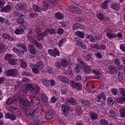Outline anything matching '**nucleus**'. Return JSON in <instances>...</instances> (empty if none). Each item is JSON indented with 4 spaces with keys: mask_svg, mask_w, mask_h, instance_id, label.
<instances>
[{
    "mask_svg": "<svg viewBox=\"0 0 125 125\" xmlns=\"http://www.w3.org/2000/svg\"><path fill=\"white\" fill-rule=\"evenodd\" d=\"M21 110L26 116H30V117H35L36 111L33 108H27L25 106L21 107Z\"/></svg>",
    "mask_w": 125,
    "mask_h": 125,
    "instance_id": "1",
    "label": "nucleus"
},
{
    "mask_svg": "<svg viewBox=\"0 0 125 125\" xmlns=\"http://www.w3.org/2000/svg\"><path fill=\"white\" fill-rule=\"evenodd\" d=\"M20 103L21 104L20 105V108L22 110L21 108L23 107H30L31 106V102L26 99H21L20 100Z\"/></svg>",
    "mask_w": 125,
    "mask_h": 125,
    "instance_id": "2",
    "label": "nucleus"
},
{
    "mask_svg": "<svg viewBox=\"0 0 125 125\" xmlns=\"http://www.w3.org/2000/svg\"><path fill=\"white\" fill-rule=\"evenodd\" d=\"M48 53L49 55L53 56L54 57L60 56V52H59V50H58L57 48H54V50L49 49L48 50Z\"/></svg>",
    "mask_w": 125,
    "mask_h": 125,
    "instance_id": "3",
    "label": "nucleus"
},
{
    "mask_svg": "<svg viewBox=\"0 0 125 125\" xmlns=\"http://www.w3.org/2000/svg\"><path fill=\"white\" fill-rule=\"evenodd\" d=\"M70 84L72 87H74V88H76L77 90H82V83H76L74 81H71L70 82Z\"/></svg>",
    "mask_w": 125,
    "mask_h": 125,
    "instance_id": "4",
    "label": "nucleus"
},
{
    "mask_svg": "<svg viewBox=\"0 0 125 125\" xmlns=\"http://www.w3.org/2000/svg\"><path fill=\"white\" fill-rule=\"evenodd\" d=\"M18 73V71L16 69H12L8 70L6 71L7 76H10L11 77H16L17 76Z\"/></svg>",
    "mask_w": 125,
    "mask_h": 125,
    "instance_id": "5",
    "label": "nucleus"
},
{
    "mask_svg": "<svg viewBox=\"0 0 125 125\" xmlns=\"http://www.w3.org/2000/svg\"><path fill=\"white\" fill-rule=\"evenodd\" d=\"M16 8L17 10H26L27 5L24 3H18L16 5Z\"/></svg>",
    "mask_w": 125,
    "mask_h": 125,
    "instance_id": "6",
    "label": "nucleus"
},
{
    "mask_svg": "<svg viewBox=\"0 0 125 125\" xmlns=\"http://www.w3.org/2000/svg\"><path fill=\"white\" fill-rule=\"evenodd\" d=\"M31 102L32 104H33L34 106H37V105H39L40 103H41V101H40V98L37 96L33 97L31 99Z\"/></svg>",
    "mask_w": 125,
    "mask_h": 125,
    "instance_id": "7",
    "label": "nucleus"
},
{
    "mask_svg": "<svg viewBox=\"0 0 125 125\" xmlns=\"http://www.w3.org/2000/svg\"><path fill=\"white\" fill-rule=\"evenodd\" d=\"M54 116V114L52 112V111L50 110H47L45 114V119L46 120H50L52 119Z\"/></svg>",
    "mask_w": 125,
    "mask_h": 125,
    "instance_id": "8",
    "label": "nucleus"
},
{
    "mask_svg": "<svg viewBox=\"0 0 125 125\" xmlns=\"http://www.w3.org/2000/svg\"><path fill=\"white\" fill-rule=\"evenodd\" d=\"M117 68L116 66H114V65H110L108 67L107 72L109 74H113L117 72Z\"/></svg>",
    "mask_w": 125,
    "mask_h": 125,
    "instance_id": "9",
    "label": "nucleus"
},
{
    "mask_svg": "<svg viewBox=\"0 0 125 125\" xmlns=\"http://www.w3.org/2000/svg\"><path fill=\"white\" fill-rule=\"evenodd\" d=\"M28 51H29L31 54H36L37 53V49L34 45H28Z\"/></svg>",
    "mask_w": 125,
    "mask_h": 125,
    "instance_id": "10",
    "label": "nucleus"
},
{
    "mask_svg": "<svg viewBox=\"0 0 125 125\" xmlns=\"http://www.w3.org/2000/svg\"><path fill=\"white\" fill-rule=\"evenodd\" d=\"M58 79L59 81L62 82L64 83H69L70 82L69 80H68V78L64 76L59 75L58 77Z\"/></svg>",
    "mask_w": 125,
    "mask_h": 125,
    "instance_id": "11",
    "label": "nucleus"
},
{
    "mask_svg": "<svg viewBox=\"0 0 125 125\" xmlns=\"http://www.w3.org/2000/svg\"><path fill=\"white\" fill-rule=\"evenodd\" d=\"M46 36H47V31H46V30L43 33L41 32L37 36L38 41L41 42V41H42L44 37H46Z\"/></svg>",
    "mask_w": 125,
    "mask_h": 125,
    "instance_id": "12",
    "label": "nucleus"
},
{
    "mask_svg": "<svg viewBox=\"0 0 125 125\" xmlns=\"http://www.w3.org/2000/svg\"><path fill=\"white\" fill-rule=\"evenodd\" d=\"M82 69L84 72L86 74H89L90 71H92V70H91L90 66L86 65V63L83 66Z\"/></svg>",
    "mask_w": 125,
    "mask_h": 125,
    "instance_id": "13",
    "label": "nucleus"
},
{
    "mask_svg": "<svg viewBox=\"0 0 125 125\" xmlns=\"http://www.w3.org/2000/svg\"><path fill=\"white\" fill-rule=\"evenodd\" d=\"M62 109L63 115H66L67 114V112L70 111V107L66 104H62Z\"/></svg>",
    "mask_w": 125,
    "mask_h": 125,
    "instance_id": "14",
    "label": "nucleus"
},
{
    "mask_svg": "<svg viewBox=\"0 0 125 125\" xmlns=\"http://www.w3.org/2000/svg\"><path fill=\"white\" fill-rule=\"evenodd\" d=\"M103 99L104 101L106 100V95H105V93H101L97 96V101L98 102H101V100Z\"/></svg>",
    "mask_w": 125,
    "mask_h": 125,
    "instance_id": "15",
    "label": "nucleus"
},
{
    "mask_svg": "<svg viewBox=\"0 0 125 125\" xmlns=\"http://www.w3.org/2000/svg\"><path fill=\"white\" fill-rule=\"evenodd\" d=\"M92 73L95 74L94 78L95 79H99L100 76H101V72L98 69H93L92 70Z\"/></svg>",
    "mask_w": 125,
    "mask_h": 125,
    "instance_id": "16",
    "label": "nucleus"
},
{
    "mask_svg": "<svg viewBox=\"0 0 125 125\" xmlns=\"http://www.w3.org/2000/svg\"><path fill=\"white\" fill-rule=\"evenodd\" d=\"M39 91L40 88H39V87H35L34 88L33 87L30 91V93L31 94V95H36V94H37Z\"/></svg>",
    "mask_w": 125,
    "mask_h": 125,
    "instance_id": "17",
    "label": "nucleus"
},
{
    "mask_svg": "<svg viewBox=\"0 0 125 125\" xmlns=\"http://www.w3.org/2000/svg\"><path fill=\"white\" fill-rule=\"evenodd\" d=\"M2 37L4 39L6 40H8L10 42H13L14 41V38L10 36V35L7 34V33H3Z\"/></svg>",
    "mask_w": 125,
    "mask_h": 125,
    "instance_id": "18",
    "label": "nucleus"
},
{
    "mask_svg": "<svg viewBox=\"0 0 125 125\" xmlns=\"http://www.w3.org/2000/svg\"><path fill=\"white\" fill-rule=\"evenodd\" d=\"M66 102L71 104V105H77V101L74 98H70L69 99L66 100Z\"/></svg>",
    "mask_w": 125,
    "mask_h": 125,
    "instance_id": "19",
    "label": "nucleus"
},
{
    "mask_svg": "<svg viewBox=\"0 0 125 125\" xmlns=\"http://www.w3.org/2000/svg\"><path fill=\"white\" fill-rule=\"evenodd\" d=\"M5 118L6 119H10L12 121H14L15 120H16V116L13 114H11L10 113H7L6 114Z\"/></svg>",
    "mask_w": 125,
    "mask_h": 125,
    "instance_id": "20",
    "label": "nucleus"
},
{
    "mask_svg": "<svg viewBox=\"0 0 125 125\" xmlns=\"http://www.w3.org/2000/svg\"><path fill=\"white\" fill-rule=\"evenodd\" d=\"M98 18H99L100 20H102L103 21H107V20H109L108 18H105L104 17V15H103L102 13H99L97 15Z\"/></svg>",
    "mask_w": 125,
    "mask_h": 125,
    "instance_id": "21",
    "label": "nucleus"
},
{
    "mask_svg": "<svg viewBox=\"0 0 125 125\" xmlns=\"http://www.w3.org/2000/svg\"><path fill=\"white\" fill-rule=\"evenodd\" d=\"M6 103H7V105L15 104V103H16V101H15V99L13 98H9L7 100Z\"/></svg>",
    "mask_w": 125,
    "mask_h": 125,
    "instance_id": "22",
    "label": "nucleus"
},
{
    "mask_svg": "<svg viewBox=\"0 0 125 125\" xmlns=\"http://www.w3.org/2000/svg\"><path fill=\"white\" fill-rule=\"evenodd\" d=\"M33 8L35 12H41V11H42V9L37 5H33Z\"/></svg>",
    "mask_w": 125,
    "mask_h": 125,
    "instance_id": "23",
    "label": "nucleus"
},
{
    "mask_svg": "<svg viewBox=\"0 0 125 125\" xmlns=\"http://www.w3.org/2000/svg\"><path fill=\"white\" fill-rule=\"evenodd\" d=\"M47 33H49L50 35H53L54 34H57V29L55 28H50L46 29Z\"/></svg>",
    "mask_w": 125,
    "mask_h": 125,
    "instance_id": "24",
    "label": "nucleus"
},
{
    "mask_svg": "<svg viewBox=\"0 0 125 125\" xmlns=\"http://www.w3.org/2000/svg\"><path fill=\"white\" fill-rule=\"evenodd\" d=\"M17 46H19V47H21L24 52H27V51H28V48H27V46L23 43H21L17 44Z\"/></svg>",
    "mask_w": 125,
    "mask_h": 125,
    "instance_id": "25",
    "label": "nucleus"
},
{
    "mask_svg": "<svg viewBox=\"0 0 125 125\" xmlns=\"http://www.w3.org/2000/svg\"><path fill=\"white\" fill-rule=\"evenodd\" d=\"M21 67L23 69H25L26 67H27V62L24 60V59H21L20 60Z\"/></svg>",
    "mask_w": 125,
    "mask_h": 125,
    "instance_id": "26",
    "label": "nucleus"
},
{
    "mask_svg": "<svg viewBox=\"0 0 125 125\" xmlns=\"http://www.w3.org/2000/svg\"><path fill=\"white\" fill-rule=\"evenodd\" d=\"M111 8L114 10H119L120 5L115 3H112L111 5Z\"/></svg>",
    "mask_w": 125,
    "mask_h": 125,
    "instance_id": "27",
    "label": "nucleus"
},
{
    "mask_svg": "<svg viewBox=\"0 0 125 125\" xmlns=\"http://www.w3.org/2000/svg\"><path fill=\"white\" fill-rule=\"evenodd\" d=\"M2 11L4 12H7V11H9L11 9V5L8 4L5 6H3L2 8H1Z\"/></svg>",
    "mask_w": 125,
    "mask_h": 125,
    "instance_id": "28",
    "label": "nucleus"
},
{
    "mask_svg": "<svg viewBox=\"0 0 125 125\" xmlns=\"http://www.w3.org/2000/svg\"><path fill=\"white\" fill-rule=\"evenodd\" d=\"M5 51V45L3 42H0V53H3Z\"/></svg>",
    "mask_w": 125,
    "mask_h": 125,
    "instance_id": "29",
    "label": "nucleus"
},
{
    "mask_svg": "<svg viewBox=\"0 0 125 125\" xmlns=\"http://www.w3.org/2000/svg\"><path fill=\"white\" fill-rule=\"evenodd\" d=\"M32 42L39 49H42V44L41 43L38 42V41L34 40V41H32Z\"/></svg>",
    "mask_w": 125,
    "mask_h": 125,
    "instance_id": "30",
    "label": "nucleus"
},
{
    "mask_svg": "<svg viewBox=\"0 0 125 125\" xmlns=\"http://www.w3.org/2000/svg\"><path fill=\"white\" fill-rule=\"evenodd\" d=\"M34 66L38 68V69L41 70V69H42V68H43V63L42 62L39 61L36 63V64L34 65Z\"/></svg>",
    "mask_w": 125,
    "mask_h": 125,
    "instance_id": "31",
    "label": "nucleus"
},
{
    "mask_svg": "<svg viewBox=\"0 0 125 125\" xmlns=\"http://www.w3.org/2000/svg\"><path fill=\"white\" fill-rule=\"evenodd\" d=\"M89 117L90 118H91V120L94 121V120H97V118H98V115H97V114H96L95 112H93L90 114Z\"/></svg>",
    "mask_w": 125,
    "mask_h": 125,
    "instance_id": "32",
    "label": "nucleus"
},
{
    "mask_svg": "<svg viewBox=\"0 0 125 125\" xmlns=\"http://www.w3.org/2000/svg\"><path fill=\"white\" fill-rule=\"evenodd\" d=\"M76 34L78 37L81 39H83V38H84V33L82 31H78L76 32Z\"/></svg>",
    "mask_w": 125,
    "mask_h": 125,
    "instance_id": "33",
    "label": "nucleus"
},
{
    "mask_svg": "<svg viewBox=\"0 0 125 125\" xmlns=\"http://www.w3.org/2000/svg\"><path fill=\"white\" fill-rule=\"evenodd\" d=\"M106 35V37L109 38L110 40H112V39H115V38L117 37V35L111 33H107Z\"/></svg>",
    "mask_w": 125,
    "mask_h": 125,
    "instance_id": "34",
    "label": "nucleus"
},
{
    "mask_svg": "<svg viewBox=\"0 0 125 125\" xmlns=\"http://www.w3.org/2000/svg\"><path fill=\"white\" fill-rule=\"evenodd\" d=\"M116 101L118 103H121V104L122 103H124L125 101V97H120L116 99Z\"/></svg>",
    "mask_w": 125,
    "mask_h": 125,
    "instance_id": "35",
    "label": "nucleus"
},
{
    "mask_svg": "<svg viewBox=\"0 0 125 125\" xmlns=\"http://www.w3.org/2000/svg\"><path fill=\"white\" fill-rule=\"evenodd\" d=\"M55 17L57 18V19H60V20H62L64 18V16L61 13L58 12L55 14Z\"/></svg>",
    "mask_w": 125,
    "mask_h": 125,
    "instance_id": "36",
    "label": "nucleus"
},
{
    "mask_svg": "<svg viewBox=\"0 0 125 125\" xmlns=\"http://www.w3.org/2000/svg\"><path fill=\"white\" fill-rule=\"evenodd\" d=\"M66 42H67V39L66 38H62L59 42V46H62V45L64 44Z\"/></svg>",
    "mask_w": 125,
    "mask_h": 125,
    "instance_id": "37",
    "label": "nucleus"
},
{
    "mask_svg": "<svg viewBox=\"0 0 125 125\" xmlns=\"http://www.w3.org/2000/svg\"><path fill=\"white\" fill-rule=\"evenodd\" d=\"M81 102L83 104V105H85L86 106H89L90 105V101L87 100H81Z\"/></svg>",
    "mask_w": 125,
    "mask_h": 125,
    "instance_id": "38",
    "label": "nucleus"
},
{
    "mask_svg": "<svg viewBox=\"0 0 125 125\" xmlns=\"http://www.w3.org/2000/svg\"><path fill=\"white\" fill-rule=\"evenodd\" d=\"M42 10H43V11H45L46 10H47V7H48V4L45 1H43L42 3Z\"/></svg>",
    "mask_w": 125,
    "mask_h": 125,
    "instance_id": "39",
    "label": "nucleus"
},
{
    "mask_svg": "<svg viewBox=\"0 0 125 125\" xmlns=\"http://www.w3.org/2000/svg\"><path fill=\"white\" fill-rule=\"evenodd\" d=\"M40 71H41L40 69H39V68H37L36 67V66L34 65V66L32 68V72L34 74H40Z\"/></svg>",
    "mask_w": 125,
    "mask_h": 125,
    "instance_id": "40",
    "label": "nucleus"
},
{
    "mask_svg": "<svg viewBox=\"0 0 125 125\" xmlns=\"http://www.w3.org/2000/svg\"><path fill=\"white\" fill-rule=\"evenodd\" d=\"M25 88L26 90H31L34 87L33 84H26L25 85Z\"/></svg>",
    "mask_w": 125,
    "mask_h": 125,
    "instance_id": "41",
    "label": "nucleus"
},
{
    "mask_svg": "<svg viewBox=\"0 0 125 125\" xmlns=\"http://www.w3.org/2000/svg\"><path fill=\"white\" fill-rule=\"evenodd\" d=\"M107 104H109L110 106V105H113L114 101L113 100V99L111 97H108L107 100Z\"/></svg>",
    "mask_w": 125,
    "mask_h": 125,
    "instance_id": "42",
    "label": "nucleus"
},
{
    "mask_svg": "<svg viewBox=\"0 0 125 125\" xmlns=\"http://www.w3.org/2000/svg\"><path fill=\"white\" fill-rule=\"evenodd\" d=\"M120 113H121V116L122 117V118H124L125 116V107H122L120 110Z\"/></svg>",
    "mask_w": 125,
    "mask_h": 125,
    "instance_id": "43",
    "label": "nucleus"
},
{
    "mask_svg": "<svg viewBox=\"0 0 125 125\" xmlns=\"http://www.w3.org/2000/svg\"><path fill=\"white\" fill-rule=\"evenodd\" d=\"M73 13H77V14H80L81 13V9L79 7L75 6L73 10Z\"/></svg>",
    "mask_w": 125,
    "mask_h": 125,
    "instance_id": "44",
    "label": "nucleus"
},
{
    "mask_svg": "<svg viewBox=\"0 0 125 125\" xmlns=\"http://www.w3.org/2000/svg\"><path fill=\"white\" fill-rule=\"evenodd\" d=\"M61 65L62 67H66L67 65H68V62L66 60H62Z\"/></svg>",
    "mask_w": 125,
    "mask_h": 125,
    "instance_id": "45",
    "label": "nucleus"
},
{
    "mask_svg": "<svg viewBox=\"0 0 125 125\" xmlns=\"http://www.w3.org/2000/svg\"><path fill=\"white\" fill-rule=\"evenodd\" d=\"M100 123L102 125H108V121L105 119L100 120Z\"/></svg>",
    "mask_w": 125,
    "mask_h": 125,
    "instance_id": "46",
    "label": "nucleus"
},
{
    "mask_svg": "<svg viewBox=\"0 0 125 125\" xmlns=\"http://www.w3.org/2000/svg\"><path fill=\"white\" fill-rule=\"evenodd\" d=\"M118 79L119 81H124L125 80V77H124V75L122 72H119L118 74Z\"/></svg>",
    "mask_w": 125,
    "mask_h": 125,
    "instance_id": "47",
    "label": "nucleus"
},
{
    "mask_svg": "<svg viewBox=\"0 0 125 125\" xmlns=\"http://www.w3.org/2000/svg\"><path fill=\"white\" fill-rule=\"evenodd\" d=\"M76 111L77 115H82V108L80 106H78Z\"/></svg>",
    "mask_w": 125,
    "mask_h": 125,
    "instance_id": "48",
    "label": "nucleus"
},
{
    "mask_svg": "<svg viewBox=\"0 0 125 125\" xmlns=\"http://www.w3.org/2000/svg\"><path fill=\"white\" fill-rule=\"evenodd\" d=\"M8 62L11 65H16V61L14 59L9 60Z\"/></svg>",
    "mask_w": 125,
    "mask_h": 125,
    "instance_id": "49",
    "label": "nucleus"
},
{
    "mask_svg": "<svg viewBox=\"0 0 125 125\" xmlns=\"http://www.w3.org/2000/svg\"><path fill=\"white\" fill-rule=\"evenodd\" d=\"M42 31L40 28H36L35 29V32L36 33V34H37V35H38V36H39V35H40V33H42Z\"/></svg>",
    "mask_w": 125,
    "mask_h": 125,
    "instance_id": "50",
    "label": "nucleus"
},
{
    "mask_svg": "<svg viewBox=\"0 0 125 125\" xmlns=\"http://www.w3.org/2000/svg\"><path fill=\"white\" fill-rule=\"evenodd\" d=\"M75 70L77 73L80 72V71L82 70V66L81 65L77 64L75 67Z\"/></svg>",
    "mask_w": 125,
    "mask_h": 125,
    "instance_id": "51",
    "label": "nucleus"
},
{
    "mask_svg": "<svg viewBox=\"0 0 125 125\" xmlns=\"http://www.w3.org/2000/svg\"><path fill=\"white\" fill-rule=\"evenodd\" d=\"M109 115L110 117H116L117 116V113L115 112L113 110H109Z\"/></svg>",
    "mask_w": 125,
    "mask_h": 125,
    "instance_id": "52",
    "label": "nucleus"
},
{
    "mask_svg": "<svg viewBox=\"0 0 125 125\" xmlns=\"http://www.w3.org/2000/svg\"><path fill=\"white\" fill-rule=\"evenodd\" d=\"M111 92L113 94V95H117L119 91L118 90V89L113 88L111 89Z\"/></svg>",
    "mask_w": 125,
    "mask_h": 125,
    "instance_id": "53",
    "label": "nucleus"
},
{
    "mask_svg": "<svg viewBox=\"0 0 125 125\" xmlns=\"http://www.w3.org/2000/svg\"><path fill=\"white\" fill-rule=\"evenodd\" d=\"M120 91L121 96L124 97H125V89L123 88H121L120 89Z\"/></svg>",
    "mask_w": 125,
    "mask_h": 125,
    "instance_id": "54",
    "label": "nucleus"
},
{
    "mask_svg": "<svg viewBox=\"0 0 125 125\" xmlns=\"http://www.w3.org/2000/svg\"><path fill=\"white\" fill-rule=\"evenodd\" d=\"M57 33L58 35H62L64 33V29L62 28H59L57 30Z\"/></svg>",
    "mask_w": 125,
    "mask_h": 125,
    "instance_id": "55",
    "label": "nucleus"
},
{
    "mask_svg": "<svg viewBox=\"0 0 125 125\" xmlns=\"http://www.w3.org/2000/svg\"><path fill=\"white\" fill-rule=\"evenodd\" d=\"M19 24H23L24 23V19L23 18L19 17L17 20Z\"/></svg>",
    "mask_w": 125,
    "mask_h": 125,
    "instance_id": "56",
    "label": "nucleus"
},
{
    "mask_svg": "<svg viewBox=\"0 0 125 125\" xmlns=\"http://www.w3.org/2000/svg\"><path fill=\"white\" fill-rule=\"evenodd\" d=\"M107 3H108V2H107V1H104L102 5V7L104 9H106V8H107V6H108V5L107 4Z\"/></svg>",
    "mask_w": 125,
    "mask_h": 125,
    "instance_id": "57",
    "label": "nucleus"
},
{
    "mask_svg": "<svg viewBox=\"0 0 125 125\" xmlns=\"http://www.w3.org/2000/svg\"><path fill=\"white\" fill-rule=\"evenodd\" d=\"M73 30H76L77 29H79V23H74L73 25Z\"/></svg>",
    "mask_w": 125,
    "mask_h": 125,
    "instance_id": "58",
    "label": "nucleus"
},
{
    "mask_svg": "<svg viewBox=\"0 0 125 125\" xmlns=\"http://www.w3.org/2000/svg\"><path fill=\"white\" fill-rule=\"evenodd\" d=\"M13 51L16 54H19L20 53V51H19V49H18L17 48H13Z\"/></svg>",
    "mask_w": 125,
    "mask_h": 125,
    "instance_id": "59",
    "label": "nucleus"
},
{
    "mask_svg": "<svg viewBox=\"0 0 125 125\" xmlns=\"http://www.w3.org/2000/svg\"><path fill=\"white\" fill-rule=\"evenodd\" d=\"M4 4H5V2L3 0H0V8H2Z\"/></svg>",
    "mask_w": 125,
    "mask_h": 125,
    "instance_id": "60",
    "label": "nucleus"
},
{
    "mask_svg": "<svg viewBox=\"0 0 125 125\" xmlns=\"http://www.w3.org/2000/svg\"><path fill=\"white\" fill-rule=\"evenodd\" d=\"M120 49H121V50H122V51H124V52H125V44H121L120 45Z\"/></svg>",
    "mask_w": 125,
    "mask_h": 125,
    "instance_id": "61",
    "label": "nucleus"
},
{
    "mask_svg": "<svg viewBox=\"0 0 125 125\" xmlns=\"http://www.w3.org/2000/svg\"><path fill=\"white\" fill-rule=\"evenodd\" d=\"M76 42L77 45H79V46H81L83 43V41H82L81 39H77V40H76Z\"/></svg>",
    "mask_w": 125,
    "mask_h": 125,
    "instance_id": "62",
    "label": "nucleus"
},
{
    "mask_svg": "<svg viewBox=\"0 0 125 125\" xmlns=\"http://www.w3.org/2000/svg\"><path fill=\"white\" fill-rule=\"evenodd\" d=\"M114 63L116 65H120V64H121V62H120V60H119V59L116 58L114 61Z\"/></svg>",
    "mask_w": 125,
    "mask_h": 125,
    "instance_id": "63",
    "label": "nucleus"
},
{
    "mask_svg": "<svg viewBox=\"0 0 125 125\" xmlns=\"http://www.w3.org/2000/svg\"><path fill=\"white\" fill-rule=\"evenodd\" d=\"M57 100L56 99V98H55V96H53L51 98V103H55V102H56V101Z\"/></svg>",
    "mask_w": 125,
    "mask_h": 125,
    "instance_id": "64",
    "label": "nucleus"
}]
</instances>
